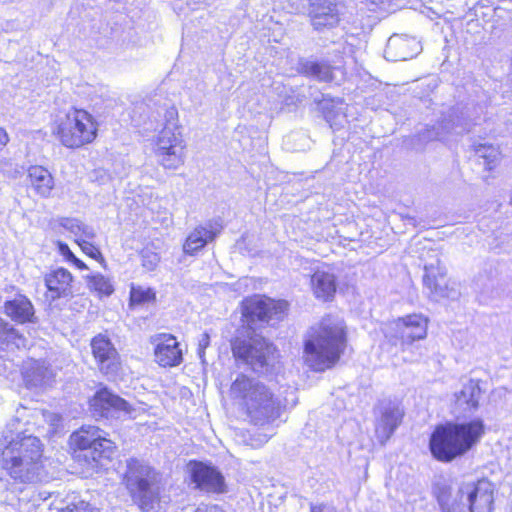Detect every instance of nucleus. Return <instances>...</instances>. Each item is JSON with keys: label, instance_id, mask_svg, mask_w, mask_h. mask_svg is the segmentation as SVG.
<instances>
[{"label": "nucleus", "instance_id": "1", "mask_svg": "<svg viewBox=\"0 0 512 512\" xmlns=\"http://www.w3.org/2000/svg\"><path fill=\"white\" fill-rule=\"evenodd\" d=\"M481 381L469 379L460 391L454 393L453 410L459 417L455 421L436 424L429 435L428 448L434 460L451 463L476 448L488 432L485 419L480 416L466 418V411L480 408Z\"/></svg>", "mask_w": 512, "mask_h": 512}, {"label": "nucleus", "instance_id": "2", "mask_svg": "<svg viewBox=\"0 0 512 512\" xmlns=\"http://www.w3.org/2000/svg\"><path fill=\"white\" fill-rule=\"evenodd\" d=\"M348 346V329L344 321L328 314L312 328L304 342L305 361L315 372L332 369Z\"/></svg>", "mask_w": 512, "mask_h": 512}, {"label": "nucleus", "instance_id": "3", "mask_svg": "<svg viewBox=\"0 0 512 512\" xmlns=\"http://www.w3.org/2000/svg\"><path fill=\"white\" fill-rule=\"evenodd\" d=\"M68 453L83 471L98 473L111 463L118 453L117 443L99 426L83 424L69 436Z\"/></svg>", "mask_w": 512, "mask_h": 512}, {"label": "nucleus", "instance_id": "4", "mask_svg": "<svg viewBox=\"0 0 512 512\" xmlns=\"http://www.w3.org/2000/svg\"><path fill=\"white\" fill-rule=\"evenodd\" d=\"M497 489L486 477L462 482L452 498L451 487L441 485L435 490V499L441 512H494Z\"/></svg>", "mask_w": 512, "mask_h": 512}, {"label": "nucleus", "instance_id": "5", "mask_svg": "<svg viewBox=\"0 0 512 512\" xmlns=\"http://www.w3.org/2000/svg\"><path fill=\"white\" fill-rule=\"evenodd\" d=\"M44 446L34 436L17 435L0 452V467L15 482L27 483L43 469Z\"/></svg>", "mask_w": 512, "mask_h": 512}, {"label": "nucleus", "instance_id": "6", "mask_svg": "<svg viewBox=\"0 0 512 512\" xmlns=\"http://www.w3.org/2000/svg\"><path fill=\"white\" fill-rule=\"evenodd\" d=\"M231 392L241 401L244 413L255 425L271 423L281 414V403L273 391L246 374L236 377L231 384Z\"/></svg>", "mask_w": 512, "mask_h": 512}, {"label": "nucleus", "instance_id": "7", "mask_svg": "<svg viewBox=\"0 0 512 512\" xmlns=\"http://www.w3.org/2000/svg\"><path fill=\"white\" fill-rule=\"evenodd\" d=\"M50 131L61 146L79 150L97 140L99 122L88 110L73 106L59 111L50 124Z\"/></svg>", "mask_w": 512, "mask_h": 512}, {"label": "nucleus", "instance_id": "8", "mask_svg": "<svg viewBox=\"0 0 512 512\" xmlns=\"http://www.w3.org/2000/svg\"><path fill=\"white\" fill-rule=\"evenodd\" d=\"M159 473L150 465L137 458L127 461V469L123 475L125 485L131 499L142 512H150L160 507L161 491L157 486Z\"/></svg>", "mask_w": 512, "mask_h": 512}, {"label": "nucleus", "instance_id": "9", "mask_svg": "<svg viewBox=\"0 0 512 512\" xmlns=\"http://www.w3.org/2000/svg\"><path fill=\"white\" fill-rule=\"evenodd\" d=\"M230 347L235 360L252 368H265L279 357L277 346L261 334L253 333L247 338L235 336L230 340Z\"/></svg>", "mask_w": 512, "mask_h": 512}, {"label": "nucleus", "instance_id": "10", "mask_svg": "<svg viewBox=\"0 0 512 512\" xmlns=\"http://www.w3.org/2000/svg\"><path fill=\"white\" fill-rule=\"evenodd\" d=\"M289 310L290 303L287 300L272 298L265 294H252L240 302L242 321L249 325L282 322L287 318Z\"/></svg>", "mask_w": 512, "mask_h": 512}, {"label": "nucleus", "instance_id": "11", "mask_svg": "<svg viewBox=\"0 0 512 512\" xmlns=\"http://www.w3.org/2000/svg\"><path fill=\"white\" fill-rule=\"evenodd\" d=\"M427 329V317L417 313L407 314L391 322V330L385 334V339L390 347L405 351L414 342L425 339Z\"/></svg>", "mask_w": 512, "mask_h": 512}, {"label": "nucleus", "instance_id": "12", "mask_svg": "<svg viewBox=\"0 0 512 512\" xmlns=\"http://www.w3.org/2000/svg\"><path fill=\"white\" fill-rule=\"evenodd\" d=\"M185 149V140L176 124L165 125L155 139L154 153L164 169L176 170L184 165Z\"/></svg>", "mask_w": 512, "mask_h": 512}, {"label": "nucleus", "instance_id": "13", "mask_svg": "<svg viewBox=\"0 0 512 512\" xmlns=\"http://www.w3.org/2000/svg\"><path fill=\"white\" fill-rule=\"evenodd\" d=\"M88 410L97 420L109 419L115 414L131 415L135 408L126 399L107 386H100L87 401Z\"/></svg>", "mask_w": 512, "mask_h": 512}, {"label": "nucleus", "instance_id": "14", "mask_svg": "<svg viewBox=\"0 0 512 512\" xmlns=\"http://www.w3.org/2000/svg\"><path fill=\"white\" fill-rule=\"evenodd\" d=\"M91 354L99 372L107 377H116L122 371L121 356L108 335L98 333L90 340Z\"/></svg>", "mask_w": 512, "mask_h": 512}, {"label": "nucleus", "instance_id": "15", "mask_svg": "<svg viewBox=\"0 0 512 512\" xmlns=\"http://www.w3.org/2000/svg\"><path fill=\"white\" fill-rule=\"evenodd\" d=\"M189 473L196 489L216 495L227 492L225 478L215 466L202 461L192 460L189 462Z\"/></svg>", "mask_w": 512, "mask_h": 512}, {"label": "nucleus", "instance_id": "16", "mask_svg": "<svg viewBox=\"0 0 512 512\" xmlns=\"http://www.w3.org/2000/svg\"><path fill=\"white\" fill-rule=\"evenodd\" d=\"M154 346V360L162 368L179 366L183 360V350L177 337L171 333H158L151 338Z\"/></svg>", "mask_w": 512, "mask_h": 512}, {"label": "nucleus", "instance_id": "17", "mask_svg": "<svg viewBox=\"0 0 512 512\" xmlns=\"http://www.w3.org/2000/svg\"><path fill=\"white\" fill-rule=\"evenodd\" d=\"M223 225L219 220H210L205 225L196 226L186 237L182 249L184 254L196 255L209 243L213 242L222 232Z\"/></svg>", "mask_w": 512, "mask_h": 512}, {"label": "nucleus", "instance_id": "18", "mask_svg": "<svg viewBox=\"0 0 512 512\" xmlns=\"http://www.w3.org/2000/svg\"><path fill=\"white\" fill-rule=\"evenodd\" d=\"M74 276L64 267L51 269L44 275V284L46 287V298L50 301H56L61 298L73 296Z\"/></svg>", "mask_w": 512, "mask_h": 512}, {"label": "nucleus", "instance_id": "19", "mask_svg": "<svg viewBox=\"0 0 512 512\" xmlns=\"http://www.w3.org/2000/svg\"><path fill=\"white\" fill-rule=\"evenodd\" d=\"M338 0H309V13L311 24L317 30L332 28L340 22Z\"/></svg>", "mask_w": 512, "mask_h": 512}, {"label": "nucleus", "instance_id": "20", "mask_svg": "<svg viewBox=\"0 0 512 512\" xmlns=\"http://www.w3.org/2000/svg\"><path fill=\"white\" fill-rule=\"evenodd\" d=\"M405 416L404 408L398 403H388L380 412L375 423V434L381 444H385L402 424Z\"/></svg>", "mask_w": 512, "mask_h": 512}, {"label": "nucleus", "instance_id": "21", "mask_svg": "<svg viewBox=\"0 0 512 512\" xmlns=\"http://www.w3.org/2000/svg\"><path fill=\"white\" fill-rule=\"evenodd\" d=\"M313 296L324 303L333 302L338 291V277L332 270L317 268L309 281Z\"/></svg>", "mask_w": 512, "mask_h": 512}, {"label": "nucleus", "instance_id": "22", "mask_svg": "<svg viewBox=\"0 0 512 512\" xmlns=\"http://www.w3.org/2000/svg\"><path fill=\"white\" fill-rule=\"evenodd\" d=\"M26 181L27 187L31 189L37 197L42 199L50 198L55 189V179L52 173L42 165L35 164L29 166Z\"/></svg>", "mask_w": 512, "mask_h": 512}, {"label": "nucleus", "instance_id": "23", "mask_svg": "<svg viewBox=\"0 0 512 512\" xmlns=\"http://www.w3.org/2000/svg\"><path fill=\"white\" fill-rule=\"evenodd\" d=\"M3 312L11 321L17 324H26L34 321V306L30 299L23 294H18L13 299L5 301Z\"/></svg>", "mask_w": 512, "mask_h": 512}, {"label": "nucleus", "instance_id": "24", "mask_svg": "<svg viewBox=\"0 0 512 512\" xmlns=\"http://www.w3.org/2000/svg\"><path fill=\"white\" fill-rule=\"evenodd\" d=\"M76 238L74 242L79 246L80 250L87 257L95 260L104 269L107 268V261L100 249V247L90 240L95 237L94 232L86 226L77 225Z\"/></svg>", "mask_w": 512, "mask_h": 512}, {"label": "nucleus", "instance_id": "25", "mask_svg": "<svg viewBox=\"0 0 512 512\" xmlns=\"http://www.w3.org/2000/svg\"><path fill=\"white\" fill-rule=\"evenodd\" d=\"M336 68L324 61H308L301 66V73L323 83H332Z\"/></svg>", "mask_w": 512, "mask_h": 512}, {"label": "nucleus", "instance_id": "26", "mask_svg": "<svg viewBox=\"0 0 512 512\" xmlns=\"http://www.w3.org/2000/svg\"><path fill=\"white\" fill-rule=\"evenodd\" d=\"M423 283L432 293H442L449 289L446 271L439 267H427L423 276Z\"/></svg>", "mask_w": 512, "mask_h": 512}, {"label": "nucleus", "instance_id": "27", "mask_svg": "<svg viewBox=\"0 0 512 512\" xmlns=\"http://www.w3.org/2000/svg\"><path fill=\"white\" fill-rule=\"evenodd\" d=\"M156 300V292L153 288H144L142 286L132 285L129 293V302L131 305H141L152 303Z\"/></svg>", "mask_w": 512, "mask_h": 512}, {"label": "nucleus", "instance_id": "28", "mask_svg": "<svg viewBox=\"0 0 512 512\" xmlns=\"http://www.w3.org/2000/svg\"><path fill=\"white\" fill-rule=\"evenodd\" d=\"M23 336L7 321L0 317V351L4 346L10 343H15L17 340H22Z\"/></svg>", "mask_w": 512, "mask_h": 512}, {"label": "nucleus", "instance_id": "29", "mask_svg": "<svg viewBox=\"0 0 512 512\" xmlns=\"http://www.w3.org/2000/svg\"><path fill=\"white\" fill-rule=\"evenodd\" d=\"M56 247L59 254L64 258L66 262L74 265L78 270H87L88 266L84 261L76 257V255L71 251L68 244L62 241H56Z\"/></svg>", "mask_w": 512, "mask_h": 512}, {"label": "nucleus", "instance_id": "30", "mask_svg": "<svg viewBox=\"0 0 512 512\" xmlns=\"http://www.w3.org/2000/svg\"><path fill=\"white\" fill-rule=\"evenodd\" d=\"M91 288L100 295H110L113 293L114 288L110 281L103 275L92 276L89 280Z\"/></svg>", "mask_w": 512, "mask_h": 512}, {"label": "nucleus", "instance_id": "31", "mask_svg": "<svg viewBox=\"0 0 512 512\" xmlns=\"http://www.w3.org/2000/svg\"><path fill=\"white\" fill-rule=\"evenodd\" d=\"M141 266L147 271L156 269L160 262V256L157 252L144 248L140 251Z\"/></svg>", "mask_w": 512, "mask_h": 512}, {"label": "nucleus", "instance_id": "32", "mask_svg": "<svg viewBox=\"0 0 512 512\" xmlns=\"http://www.w3.org/2000/svg\"><path fill=\"white\" fill-rule=\"evenodd\" d=\"M57 512H100V510L85 501H79L68 503L59 508Z\"/></svg>", "mask_w": 512, "mask_h": 512}, {"label": "nucleus", "instance_id": "33", "mask_svg": "<svg viewBox=\"0 0 512 512\" xmlns=\"http://www.w3.org/2000/svg\"><path fill=\"white\" fill-rule=\"evenodd\" d=\"M10 142V136L7 130L0 126V154L6 149Z\"/></svg>", "mask_w": 512, "mask_h": 512}, {"label": "nucleus", "instance_id": "34", "mask_svg": "<svg viewBox=\"0 0 512 512\" xmlns=\"http://www.w3.org/2000/svg\"><path fill=\"white\" fill-rule=\"evenodd\" d=\"M193 512H225V510L216 504H214V505L206 504V505L198 506Z\"/></svg>", "mask_w": 512, "mask_h": 512}, {"label": "nucleus", "instance_id": "35", "mask_svg": "<svg viewBox=\"0 0 512 512\" xmlns=\"http://www.w3.org/2000/svg\"><path fill=\"white\" fill-rule=\"evenodd\" d=\"M170 115H171V117H174L175 119H177L178 114H177L176 109L171 108Z\"/></svg>", "mask_w": 512, "mask_h": 512}, {"label": "nucleus", "instance_id": "36", "mask_svg": "<svg viewBox=\"0 0 512 512\" xmlns=\"http://www.w3.org/2000/svg\"><path fill=\"white\" fill-rule=\"evenodd\" d=\"M225 512H227V511H225Z\"/></svg>", "mask_w": 512, "mask_h": 512}]
</instances>
